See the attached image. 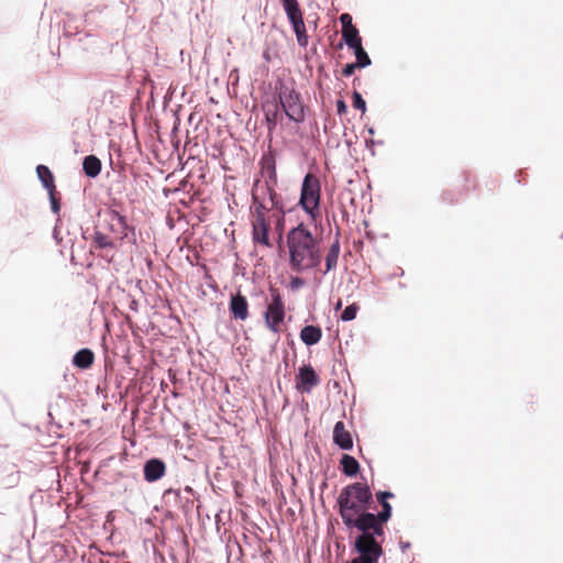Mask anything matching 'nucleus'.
<instances>
[{
    "mask_svg": "<svg viewBox=\"0 0 563 563\" xmlns=\"http://www.w3.org/2000/svg\"><path fill=\"white\" fill-rule=\"evenodd\" d=\"M289 266L296 273H303L321 264V242L300 223L287 234Z\"/></svg>",
    "mask_w": 563,
    "mask_h": 563,
    "instance_id": "nucleus-1",
    "label": "nucleus"
},
{
    "mask_svg": "<svg viewBox=\"0 0 563 563\" xmlns=\"http://www.w3.org/2000/svg\"><path fill=\"white\" fill-rule=\"evenodd\" d=\"M373 500V494L367 484L353 483L345 486L338 497L339 514L347 528L363 530L360 520Z\"/></svg>",
    "mask_w": 563,
    "mask_h": 563,
    "instance_id": "nucleus-2",
    "label": "nucleus"
},
{
    "mask_svg": "<svg viewBox=\"0 0 563 563\" xmlns=\"http://www.w3.org/2000/svg\"><path fill=\"white\" fill-rule=\"evenodd\" d=\"M276 186L261 179L256 180L252 188V210L269 212L274 209H279L283 213V206L279 205L275 191Z\"/></svg>",
    "mask_w": 563,
    "mask_h": 563,
    "instance_id": "nucleus-3",
    "label": "nucleus"
},
{
    "mask_svg": "<svg viewBox=\"0 0 563 563\" xmlns=\"http://www.w3.org/2000/svg\"><path fill=\"white\" fill-rule=\"evenodd\" d=\"M98 218L97 225L108 234H112V238L118 239V241L126 239L129 232L134 233V228L129 227L125 217L117 210L107 209L103 212H99Z\"/></svg>",
    "mask_w": 563,
    "mask_h": 563,
    "instance_id": "nucleus-4",
    "label": "nucleus"
},
{
    "mask_svg": "<svg viewBox=\"0 0 563 563\" xmlns=\"http://www.w3.org/2000/svg\"><path fill=\"white\" fill-rule=\"evenodd\" d=\"M278 101L285 114L292 121L301 123L306 119L305 106L301 96L294 88L282 86L278 92Z\"/></svg>",
    "mask_w": 563,
    "mask_h": 563,
    "instance_id": "nucleus-5",
    "label": "nucleus"
},
{
    "mask_svg": "<svg viewBox=\"0 0 563 563\" xmlns=\"http://www.w3.org/2000/svg\"><path fill=\"white\" fill-rule=\"evenodd\" d=\"M271 301L264 313L266 327L274 333L282 331V324L285 320L286 311L282 295L277 288H271Z\"/></svg>",
    "mask_w": 563,
    "mask_h": 563,
    "instance_id": "nucleus-6",
    "label": "nucleus"
},
{
    "mask_svg": "<svg viewBox=\"0 0 563 563\" xmlns=\"http://www.w3.org/2000/svg\"><path fill=\"white\" fill-rule=\"evenodd\" d=\"M320 190L319 178L313 174H307L302 181L299 203L312 217H314V211L319 207Z\"/></svg>",
    "mask_w": 563,
    "mask_h": 563,
    "instance_id": "nucleus-7",
    "label": "nucleus"
},
{
    "mask_svg": "<svg viewBox=\"0 0 563 563\" xmlns=\"http://www.w3.org/2000/svg\"><path fill=\"white\" fill-rule=\"evenodd\" d=\"M284 10L296 34L298 45L307 47L309 36L307 34L306 24L303 22L302 11L297 0H282Z\"/></svg>",
    "mask_w": 563,
    "mask_h": 563,
    "instance_id": "nucleus-8",
    "label": "nucleus"
},
{
    "mask_svg": "<svg viewBox=\"0 0 563 563\" xmlns=\"http://www.w3.org/2000/svg\"><path fill=\"white\" fill-rule=\"evenodd\" d=\"M382 505V511L377 515L372 512L363 514L360 520L363 530H372L377 537L384 534V523H386L391 517V506L388 501H378Z\"/></svg>",
    "mask_w": 563,
    "mask_h": 563,
    "instance_id": "nucleus-9",
    "label": "nucleus"
},
{
    "mask_svg": "<svg viewBox=\"0 0 563 563\" xmlns=\"http://www.w3.org/2000/svg\"><path fill=\"white\" fill-rule=\"evenodd\" d=\"M269 228L271 223L267 218V212L252 210V238L254 243L271 246L268 235Z\"/></svg>",
    "mask_w": 563,
    "mask_h": 563,
    "instance_id": "nucleus-10",
    "label": "nucleus"
},
{
    "mask_svg": "<svg viewBox=\"0 0 563 563\" xmlns=\"http://www.w3.org/2000/svg\"><path fill=\"white\" fill-rule=\"evenodd\" d=\"M319 384V377L311 365H303L299 368L296 377V387L302 393H310Z\"/></svg>",
    "mask_w": 563,
    "mask_h": 563,
    "instance_id": "nucleus-11",
    "label": "nucleus"
},
{
    "mask_svg": "<svg viewBox=\"0 0 563 563\" xmlns=\"http://www.w3.org/2000/svg\"><path fill=\"white\" fill-rule=\"evenodd\" d=\"M261 174L263 181L277 185L276 161L273 154H265L261 159Z\"/></svg>",
    "mask_w": 563,
    "mask_h": 563,
    "instance_id": "nucleus-12",
    "label": "nucleus"
},
{
    "mask_svg": "<svg viewBox=\"0 0 563 563\" xmlns=\"http://www.w3.org/2000/svg\"><path fill=\"white\" fill-rule=\"evenodd\" d=\"M143 472L145 481L152 483L164 476L166 465L159 459H152L145 463Z\"/></svg>",
    "mask_w": 563,
    "mask_h": 563,
    "instance_id": "nucleus-13",
    "label": "nucleus"
},
{
    "mask_svg": "<svg viewBox=\"0 0 563 563\" xmlns=\"http://www.w3.org/2000/svg\"><path fill=\"white\" fill-rule=\"evenodd\" d=\"M333 441L342 450H351L353 440L351 433L345 429L342 421H338L333 429Z\"/></svg>",
    "mask_w": 563,
    "mask_h": 563,
    "instance_id": "nucleus-14",
    "label": "nucleus"
},
{
    "mask_svg": "<svg viewBox=\"0 0 563 563\" xmlns=\"http://www.w3.org/2000/svg\"><path fill=\"white\" fill-rule=\"evenodd\" d=\"M230 311L235 319L245 320L249 317V303L244 296L236 294L230 301Z\"/></svg>",
    "mask_w": 563,
    "mask_h": 563,
    "instance_id": "nucleus-15",
    "label": "nucleus"
},
{
    "mask_svg": "<svg viewBox=\"0 0 563 563\" xmlns=\"http://www.w3.org/2000/svg\"><path fill=\"white\" fill-rule=\"evenodd\" d=\"M118 239L112 238L110 234L104 232L98 225H96V231L92 236V243L99 249H115Z\"/></svg>",
    "mask_w": 563,
    "mask_h": 563,
    "instance_id": "nucleus-16",
    "label": "nucleus"
},
{
    "mask_svg": "<svg viewBox=\"0 0 563 563\" xmlns=\"http://www.w3.org/2000/svg\"><path fill=\"white\" fill-rule=\"evenodd\" d=\"M322 336V330L320 327L306 325L300 331V339L306 345L317 344Z\"/></svg>",
    "mask_w": 563,
    "mask_h": 563,
    "instance_id": "nucleus-17",
    "label": "nucleus"
},
{
    "mask_svg": "<svg viewBox=\"0 0 563 563\" xmlns=\"http://www.w3.org/2000/svg\"><path fill=\"white\" fill-rule=\"evenodd\" d=\"M279 101L265 103L263 106L265 119L268 124V130H272L276 126L277 122L282 119V113L279 112Z\"/></svg>",
    "mask_w": 563,
    "mask_h": 563,
    "instance_id": "nucleus-18",
    "label": "nucleus"
},
{
    "mask_svg": "<svg viewBox=\"0 0 563 563\" xmlns=\"http://www.w3.org/2000/svg\"><path fill=\"white\" fill-rule=\"evenodd\" d=\"M340 250H341L340 241L336 238L327 252V255L324 258V261H325V269L323 272L324 274L335 269V267L338 265Z\"/></svg>",
    "mask_w": 563,
    "mask_h": 563,
    "instance_id": "nucleus-19",
    "label": "nucleus"
},
{
    "mask_svg": "<svg viewBox=\"0 0 563 563\" xmlns=\"http://www.w3.org/2000/svg\"><path fill=\"white\" fill-rule=\"evenodd\" d=\"M95 361V354L89 349H81L79 350L73 358V363L76 367L80 369H87L89 368Z\"/></svg>",
    "mask_w": 563,
    "mask_h": 563,
    "instance_id": "nucleus-20",
    "label": "nucleus"
},
{
    "mask_svg": "<svg viewBox=\"0 0 563 563\" xmlns=\"http://www.w3.org/2000/svg\"><path fill=\"white\" fill-rule=\"evenodd\" d=\"M101 166V161L95 155H88L84 158L82 169L90 178H95L100 174Z\"/></svg>",
    "mask_w": 563,
    "mask_h": 563,
    "instance_id": "nucleus-21",
    "label": "nucleus"
},
{
    "mask_svg": "<svg viewBox=\"0 0 563 563\" xmlns=\"http://www.w3.org/2000/svg\"><path fill=\"white\" fill-rule=\"evenodd\" d=\"M36 173L38 178L41 179L43 186L48 191H55V184H54V177L49 168L45 165H38L36 167Z\"/></svg>",
    "mask_w": 563,
    "mask_h": 563,
    "instance_id": "nucleus-22",
    "label": "nucleus"
},
{
    "mask_svg": "<svg viewBox=\"0 0 563 563\" xmlns=\"http://www.w3.org/2000/svg\"><path fill=\"white\" fill-rule=\"evenodd\" d=\"M342 471L347 476H354L360 470L358 462L351 455L344 454L341 459Z\"/></svg>",
    "mask_w": 563,
    "mask_h": 563,
    "instance_id": "nucleus-23",
    "label": "nucleus"
},
{
    "mask_svg": "<svg viewBox=\"0 0 563 563\" xmlns=\"http://www.w3.org/2000/svg\"><path fill=\"white\" fill-rule=\"evenodd\" d=\"M342 37L350 48L362 44L358 30L355 26L342 30Z\"/></svg>",
    "mask_w": 563,
    "mask_h": 563,
    "instance_id": "nucleus-24",
    "label": "nucleus"
},
{
    "mask_svg": "<svg viewBox=\"0 0 563 563\" xmlns=\"http://www.w3.org/2000/svg\"><path fill=\"white\" fill-rule=\"evenodd\" d=\"M352 49L354 51V54L356 57L355 63L360 68L371 65V58L368 57L367 53L363 48L362 44L352 47Z\"/></svg>",
    "mask_w": 563,
    "mask_h": 563,
    "instance_id": "nucleus-25",
    "label": "nucleus"
},
{
    "mask_svg": "<svg viewBox=\"0 0 563 563\" xmlns=\"http://www.w3.org/2000/svg\"><path fill=\"white\" fill-rule=\"evenodd\" d=\"M358 309H360V307L357 303H352V305L347 306L341 314V320H343V321L354 320Z\"/></svg>",
    "mask_w": 563,
    "mask_h": 563,
    "instance_id": "nucleus-26",
    "label": "nucleus"
},
{
    "mask_svg": "<svg viewBox=\"0 0 563 563\" xmlns=\"http://www.w3.org/2000/svg\"><path fill=\"white\" fill-rule=\"evenodd\" d=\"M353 107L361 110L363 113L366 111V102L358 91L353 92Z\"/></svg>",
    "mask_w": 563,
    "mask_h": 563,
    "instance_id": "nucleus-27",
    "label": "nucleus"
},
{
    "mask_svg": "<svg viewBox=\"0 0 563 563\" xmlns=\"http://www.w3.org/2000/svg\"><path fill=\"white\" fill-rule=\"evenodd\" d=\"M340 22L342 24V30L354 26L352 23V16L349 13L341 14Z\"/></svg>",
    "mask_w": 563,
    "mask_h": 563,
    "instance_id": "nucleus-28",
    "label": "nucleus"
},
{
    "mask_svg": "<svg viewBox=\"0 0 563 563\" xmlns=\"http://www.w3.org/2000/svg\"><path fill=\"white\" fill-rule=\"evenodd\" d=\"M360 68L356 63L346 64L342 69V75L344 77H350L354 74L355 69Z\"/></svg>",
    "mask_w": 563,
    "mask_h": 563,
    "instance_id": "nucleus-29",
    "label": "nucleus"
},
{
    "mask_svg": "<svg viewBox=\"0 0 563 563\" xmlns=\"http://www.w3.org/2000/svg\"><path fill=\"white\" fill-rule=\"evenodd\" d=\"M305 285V280L301 278V277H291L290 279V288L292 290H297L299 289L300 287H302Z\"/></svg>",
    "mask_w": 563,
    "mask_h": 563,
    "instance_id": "nucleus-30",
    "label": "nucleus"
},
{
    "mask_svg": "<svg viewBox=\"0 0 563 563\" xmlns=\"http://www.w3.org/2000/svg\"><path fill=\"white\" fill-rule=\"evenodd\" d=\"M48 192H49V197H51L52 210L55 213H58L59 209H60V205H59V201L55 197V191H48Z\"/></svg>",
    "mask_w": 563,
    "mask_h": 563,
    "instance_id": "nucleus-31",
    "label": "nucleus"
},
{
    "mask_svg": "<svg viewBox=\"0 0 563 563\" xmlns=\"http://www.w3.org/2000/svg\"><path fill=\"white\" fill-rule=\"evenodd\" d=\"M378 501H388L389 498L394 497V494L390 492H379L376 494Z\"/></svg>",
    "mask_w": 563,
    "mask_h": 563,
    "instance_id": "nucleus-32",
    "label": "nucleus"
},
{
    "mask_svg": "<svg viewBox=\"0 0 563 563\" xmlns=\"http://www.w3.org/2000/svg\"><path fill=\"white\" fill-rule=\"evenodd\" d=\"M336 111L340 115L346 113L347 107H346L344 100L340 99L336 101Z\"/></svg>",
    "mask_w": 563,
    "mask_h": 563,
    "instance_id": "nucleus-33",
    "label": "nucleus"
},
{
    "mask_svg": "<svg viewBox=\"0 0 563 563\" xmlns=\"http://www.w3.org/2000/svg\"><path fill=\"white\" fill-rule=\"evenodd\" d=\"M283 228H284V214H280L277 218L276 229L282 231Z\"/></svg>",
    "mask_w": 563,
    "mask_h": 563,
    "instance_id": "nucleus-34",
    "label": "nucleus"
},
{
    "mask_svg": "<svg viewBox=\"0 0 563 563\" xmlns=\"http://www.w3.org/2000/svg\"><path fill=\"white\" fill-rule=\"evenodd\" d=\"M263 57H264V59H265L266 62H269V60H271V56H269L268 51H265V52L263 53Z\"/></svg>",
    "mask_w": 563,
    "mask_h": 563,
    "instance_id": "nucleus-35",
    "label": "nucleus"
},
{
    "mask_svg": "<svg viewBox=\"0 0 563 563\" xmlns=\"http://www.w3.org/2000/svg\"><path fill=\"white\" fill-rule=\"evenodd\" d=\"M341 307H342V302H341V300H339L338 303L335 305V310L341 309Z\"/></svg>",
    "mask_w": 563,
    "mask_h": 563,
    "instance_id": "nucleus-36",
    "label": "nucleus"
}]
</instances>
